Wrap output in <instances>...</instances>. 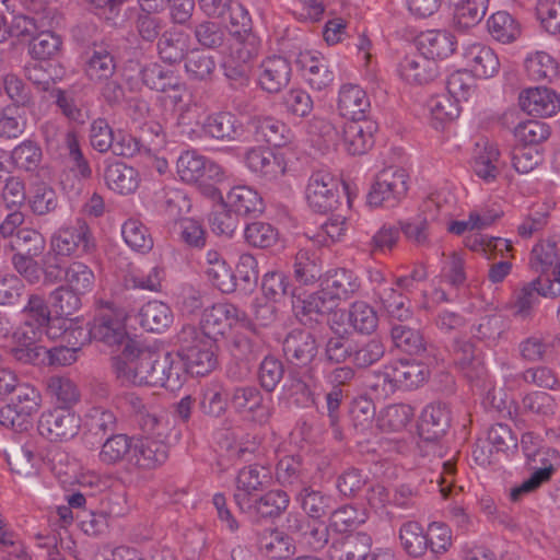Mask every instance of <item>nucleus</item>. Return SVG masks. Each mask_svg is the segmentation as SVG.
<instances>
[{"mask_svg": "<svg viewBox=\"0 0 560 560\" xmlns=\"http://www.w3.org/2000/svg\"><path fill=\"white\" fill-rule=\"evenodd\" d=\"M359 289V278L352 271L332 270L322 280L319 291L304 296L293 291L292 308L301 320L304 316L313 320L318 315L331 312L340 301L349 299Z\"/></svg>", "mask_w": 560, "mask_h": 560, "instance_id": "obj_1", "label": "nucleus"}, {"mask_svg": "<svg viewBox=\"0 0 560 560\" xmlns=\"http://www.w3.org/2000/svg\"><path fill=\"white\" fill-rule=\"evenodd\" d=\"M156 363H159V351L135 340L126 341L121 353L113 359L117 377L138 386H153Z\"/></svg>", "mask_w": 560, "mask_h": 560, "instance_id": "obj_2", "label": "nucleus"}, {"mask_svg": "<svg viewBox=\"0 0 560 560\" xmlns=\"http://www.w3.org/2000/svg\"><path fill=\"white\" fill-rule=\"evenodd\" d=\"M176 172L183 182L196 185L209 198L219 196L217 184L225 179V171L221 165L195 150L180 153L176 162Z\"/></svg>", "mask_w": 560, "mask_h": 560, "instance_id": "obj_3", "label": "nucleus"}, {"mask_svg": "<svg viewBox=\"0 0 560 560\" xmlns=\"http://www.w3.org/2000/svg\"><path fill=\"white\" fill-rule=\"evenodd\" d=\"M179 353L186 370L197 376H205L219 365V347L213 337L200 335L195 326H185L180 334Z\"/></svg>", "mask_w": 560, "mask_h": 560, "instance_id": "obj_4", "label": "nucleus"}, {"mask_svg": "<svg viewBox=\"0 0 560 560\" xmlns=\"http://www.w3.org/2000/svg\"><path fill=\"white\" fill-rule=\"evenodd\" d=\"M243 163L250 174L266 183L280 179L289 168V160L283 152L264 145L246 148Z\"/></svg>", "mask_w": 560, "mask_h": 560, "instance_id": "obj_5", "label": "nucleus"}, {"mask_svg": "<svg viewBox=\"0 0 560 560\" xmlns=\"http://www.w3.org/2000/svg\"><path fill=\"white\" fill-rule=\"evenodd\" d=\"M408 174L398 166H389L382 170L368 195L371 207H394L407 194Z\"/></svg>", "mask_w": 560, "mask_h": 560, "instance_id": "obj_6", "label": "nucleus"}, {"mask_svg": "<svg viewBox=\"0 0 560 560\" xmlns=\"http://www.w3.org/2000/svg\"><path fill=\"white\" fill-rule=\"evenodd\" d=\"M250 320L245 312L231 303H217L203 311L200 320V335L222 336L233 328H249Z\"/></svg>", "mask_w": 560, "mask_h": 560, "instance_id": "obj_7", "label": "nucleus"}, {"mask_svg": "<svg viewBox=\"0 0 560 560\" xmlns=\"http://www.w3.org/2000/svg\"><path fill=\"white\" fill-rule=\"evenodd\" d=\"M72 338L84 345L92 338L98 339L108 346L120 345L128 339L125 315L120 312L102 314L90 328L74 327L72 323Z\"/></svg>", "mask_w": 560, "mask_h": 560, "instance_id": "obj_8", "label": "nucleus"}, {"mask_svg": "<svg viewBox=\"0 0 560 560\" xmlns=\"http://www.w3.org/2000/svg\"><path fill=\"white\" fill-rule=\"evenodd\" d=\"M378 325V316L373 306L364 301L353 302L348 310H340L330 318L331 329L339 335L353 331L371 334Z\"/></svg>", "mask_w": 560, "mask_h": 560, "instance_id": "obj_9", "label": "nucleus"}, {"mask_svg": "<svg viewBox=\"0 0 560 560\" xmlns=\"http://www.w3.org/2000/svg\"><path fill=\"white\" fill-rule=\"evenodd\" d=\"M270 469L260 465H248L238 470L235 479L234 500L241 511L254 506V498L271 482Z\"/></svg>", "mask_w": 560, "mask_h": 560, "instance_id": "obj_10", "label": "nucleus"}, {"mask_svg": "<svg viewBox=\"0 0 560 560\" xmlns=\"http://www.w3.org/2000/svg\"><path fill=\"white\" fill-rule=\"evenodd\" d=\"M465 69L476 79L494 78L501 68L495 50L482 42H466L462 46Z\"/></svg>", "mask_w": 560, "mask_h": 560, "instance_id": "obj_11", "label": "nucleus"}, {"mask_svg": "<svg viewBox=\"0 0 560 560\" xmlns=\"http://www.w3.org/2000/svg\"><path fill=\"white\" fill-rule=\"evenodd\" d=\"M232 408L245 419L265 423L271 416L270 399H265L255 386H237L230 393Z\"/></svg>", "mask_w": 560, "mask_h": 560, "instance_id": "obj_12", "label": "nucleus"}, {"mask_svg": "<svg viewBox=\"0 0 560 560\" xmlns=\"http://www.w3.org/2000/svg\"><path fill=\"white\" fill-rule=\"evenodd\" d=\"M45 266L46 280H67L70 272V231L67 226H61L52 233Z\"/></svg>", "mask_w": 560, "mask_h": 560, "instance_id": "obj_13", "label": "nucleus"}, {"mask_svg": "<svg viewBox=\"0 0 560 560\" xmlns=\"http://www.w3.org/2000/svg\"><path fill=\"white\" fill-rule=\"evenodd\" d=\"M339 186L338 178L330 173H313L305 189L307 203L318 212L332 210L339 202Z\"/></svg>", "mask_w": 560, "mask_h": 560, "instance_id": "obj_14", "label": "nucleus"}, {"mask_svg": "<svg viewBox=\"0 0 560 560\" xmlns=\"http://www.w3.org/2000/svg\"><path fill=\"white\" fill-rule=\"evenodd\" d=\"M298 68L311 89L323 91L334 82L335 74L325 56L317 50L300 51Z\"/></svg>", "mask_w": 560, "mask_h": 560, "instance_id": "obj_15", "label": "nucleus"}, {"mask_svg": "<svg viewBox=\"0 0 560 560\" xmlns=\"http://www.w3.org/2000/svg\"><path fill=\"white\" fill-rule=\"evenodd\" d=\"M538 295L545 298L560 296V278H542L541 276L522 287L515 296L513 312L526 317L538 302Z\"/></svg>", "mask_w": 560, "mask_h": 560, "instance_id": "obj_16", "label": "nucleus"}, {"mask_svg": "<svg viewBox=\"0 0 560 560\" xmlns=\"http://www.w3.org/2000/svg\"><path fill=\"white\" fill-rule=\"evenodd\" d=\"M377 124L371 119H350L342 128L341 148L351 155H362L374 144Z\"/></svg>", "mask_w": 560, "mask_h": 560, "instance_id": "obj_17", "label": "nucleus"}, {"mask_svg": "<svg viewBox=\"0 0 560 560\" xmlns=\"http://www.w3.org/2000/svg\"><path fill=\"white\" fill-rule=\"evenodd\" d=\"M292 68L290 61L281 56L265 58L257 70V84L267 93L281 92L291 81Z\"/></svg>", "mask_w": 560, "mask_h": 560, "instance_id": "obj_18", "label": "nucleus"}, {"mask_svg": "<svg viewBox=\"0 0 560 560\" xmlns=\"http://www.w3.org/2000/svg\"><path fill=\"white\" fill-rule=\"evenodd\" d=\"M168 458L167 445L152 436H135L130 467L140 470H153Z\"/></svg>", "mask_w": 560, "mask_h": 560, "instance_id": "obj_19", "label": "nucleus"}, {"mask_svg": "<svg viewBox=\"0 0 560 560\" xmlns=\"http://www.w3.org/2000/svg\"><path fill=\"white\" fill-rule=\"evenodd\" d=\"M417 48L431 61L436 62L450 58L457 49L456 36L446 30H427L416 39Z\"/></svg>", "mask_w": 560, "mask_h": 560, "instance_id": "obj_20", "label": "nucleus"}, {"mask_svg": "<svg viewBox=\"0 0 560 560\" xmlns=\"http://www.w3.org/2000/svg\"><path fill=\"white\" fill-rule=\"evenodd\" d=\"M518 103L524 112L534 116L551 117L560 112V94L547 86L523 90Z\"/></svg>", "mask_w": 560, "mask_h": 560, "instance_id": "obj_21", "label": "nucleus"}, {"mask_svg": "<svg viewBox=\"0 0 560 560\" xmlns=\"http://www.w3.org/2000/svg\"><path fill=\"white\" fill-rule=\"evenodd\" d=\"M289 529L300 548L320 550L331 539L328 526L320 520L290 518Z\"/></svg>", "mask_w": 560, "mask_h": 560, "instance_id": "obj_22", "label": "nucleus"}, {"mask_svg": "<svg viewBox=\"0 0 560 560\" xmlns=\"http://www.w3.org/2000/svg\"><path fill=\"white\" fill-rule=\"evenodd\" d=\"M187 372L179 352L176 355L159 352V363L155 365L153 386L164 387L170 392H177L185 384Z\"/></svg>", "mask_w": 560, "mask_h": 560, "instance_id": "obj_23", "label": "nucleus"}, {"mask_svg": "<svg viewBox=\"0 0 560 560\" xmlns=\"http://www.w3.org/2000/svg\"><path fill=\"white\" fill-rule=\"evenodd\" d=\"M50 464L55 478L66 491L65 500L68 502V505H57L55 508L56 518L54 520L51 516L50 521L67 533L70 524V493L68 489V486H70V459L68 452L60 448L55 450L51 454Z\"/></svg>", "mask_w": 560, "mask_h": 560, "instance_id": "obj_24", "label": "nucleus"}, {"mask_svg": "<svg viewBox=\"0 0 560 560\" xmlns=\"http://www.w3.org/2000/svg\"><path fill=\"white\" fill-rule=\"evenodd\" d=\"M208 281L223 293H232L236 289V276L223 255L217 249L206 252L202 265Z\"/></svg>", "mask_w": 560, "mask_h": 560, "instance_id": "obj_25", "label": "nucleus"}, {"mask_svg": "<svg viewBox=\"0 0 560 560\" xmlns=\"http://www.w3.org/2000/svg\"><path fill=\"white\" fill-rule=\"evenodd\" d=\"M195 135H202L218 140H236L244 133L242 121L232 113L208 115L202 128L195 129Z\"/></svg>", "mask_w": 560, "mask_h": 560, "instance_id": "obj_26", "label": "nucleus"}, {"mask_svg": "<svg viewBox=\"0 0 560 560\" xmlns=\"http://www.w3.org/2000/svg\"><path fill=\"white\" fill-rule=\"evenodd\" d=\"M503 166L500 152L494 143H477L471 167L476 176L486 183H492L500 175Z\"/></svg>", "mask_w": 560, "mask_h": 560, "instance_id": "obj_27", "label": "nucleus"}, {"mask_svg": "<svg viewBox=\"0 0 560 560\" xmlns=\"http://www.w3.org/2000/svg\"><path fill=\"white\" fill-rule=\"evenodd\" d=\"M398 73L407 83L422 85L436 78L439 67L436 62L419 54L406 56L399 63Z\"/></svg>", "mask_w": 560, "mask_h": 560, "instance_id": "obj_28", "label": "nucleus"}, {"mask_svg": "<svg viewBox=\"0 0 560 560\" xmlns=\"http://www.w3.org/2000/svg\"><path fill=\"white\" fill-rule=\"evenodd\" d=\"M523 67L530 81L552 82L558 79L560 66L558 60L545 50H534L526 54Z\"/></svg>", "mask_w": 560, "mask_h": 560, "instance_id": "obj_29", "label": "nucleus"}, {"mask_svg": "<svg viewBox=\"0 0 560 560\" xmlns=\"http://www.w3.org/2000/svg\"><path fill=\"white\" fill-rule=\"evenodd\" d=\"M37 429L39 434L50 442H67L70 433V409L51 408L44 411Z\"/></svg>", "mask_w": 560, "mask_h": 560, "instance_id": "obj_30", "label": "nucleus"}, {"mask_svg": "<svg viewBox=\"0 0 560 560\" xmlns=\"http://www.w3.org/2000/svg\"><path fill=\"white\" fill-rule=\"evenodd\" d=\"M428 369L418 362L399 361L393 363L385 371V380L393 386L412 389L421 385L428 377Z\"/></svg>", "mask_w": 560, "mask_h": 560, "instance_id": "obj_31", "label": "nucleus"}, {"mask_svg": "<svg viewBox=\"0 0 560 560\" xmlns=\"http://www.w3.org/2000/svg\"><path fill=\"white\" fill-rule=\"evenodd\" d=\"M337 107L341 116L361 119L365 118L370 109V100L361 86L347 83L339 89Z\"/></svg>", "mask_w": 560, "mask_h": 560, "instance_id": "obj_32", "label": "nucleus"}, {"mask_svg": "<svg viewBox=\"0 0 560 560\" xmlns=\"http://www.w3.org/2000/svg\"><path fill=\"white\" fill-rule=\"evenodd\" d=\"M530 268L547 278H560V247L555 242L542 241L537 243L530 253Z\"/></svg>", "mask_w": 560, "mask_h": 560, "instance_id": "obj_33", "label": "nucleus"}, {"mask_svg": "<svg viewBox=\"0 0 560 560\" xmlns=\"http://www.w3.org/2000/svg\"><path fill=\"white\" fill-rule=\"evenodd\" d=\"M223 199L229 208L238 215H255L264 210L261 196L250 186H234Z\"/></svg>", "mask_w": 560, "mask_h": 560, "instance_id": "obj_34", "label": "nucleus"}, {"mask_svg": "<svg viewBox=\"0 0 560 560\" xmlns=\"http://www.w3.org/2000/svg\"><path fill=\"white\" fill-rule=\"evenodd\" d=\"M283 351L289 360H295L298 364L305 365L316 355L317 345L311 332L294 329L284 339Z\"/></svg>", "mask_w": 560, "mask_h": 560, "instance_id": "obj_35", "label": "nucleus"}, {"mask_svg": "<svg viewBox=\"0 0 560 560\" xmlns=\"http://www.w3.org/2000/svg\"><path fill=\"white\" fill-rule=\"evenodd\" d=\"M450 427L447 407L442 404L428 405L421 412L418 430L424 440H436Z\"/></svg>", "mask_w": 560, "mask_h": 560, "instance_id": "obj_36", "label": "nucleus"}, {"mask_svg": "<svg viewBox=\"0 0 560 560\" xmlns=\"http://www.w3.org/2000/svg\"><path fill=\"white\" fill-rule=\"evenodd\" d=\"M139 320L145 330L163 332L172 325L174 315L166 303L152 300L141 306Z\"/></svg>", "mask_w": 560, "mask_h": 560, "instance_id": "obj_37", "label": "nucleus"}, {"mask_svg": "<svg viewBox=\"0 0 560 560\" xmlns=\"http://www.w3.org/2000/svg\"><path fill=\"white\" fill-rule=\"evenodd\" d=\"M292 537L280 530H272L260 540V549L271 560H292L298 553L299 545L294 544Z\"/></svg>", "mask_w": 560, "mask_h": 560, "instance_id": "obj_38", "label": "nucleus"}, {"mask_svg": "<svg viewBox=\"0 0 560 560\" xmlns=\"http://www.w3.org/2000/svg\"><path fill=\"white\" fill-rule=\"evenodd\" d=\"M369 545L370 538L364 534L331 537L328 558L329 560H360Z\"/></svg>", "mask_w": 560, "mask_h": 560, "instance_id": "obj_39", "label": "nucleus"}, {"mask_svg": "<svg viewBox=\"0 0 560 560\" xmlns=\"http://www.w3.org/2000/svg\"><path fill=\"white\" fill-rule=\"evenodd\" d=\"M115 422L116 418L112 411L92 408L83 417H80L78 433L82 434L88 443H93L91 438L101 436L108 430L114 429Z\"/></svg>", "mask_w": 560, "mask_h": 560, "instance_id": "obj_40", "label": "nucleus"}, {"mask_svg": "<svg viewBox=\"0 0 560 560\" xmlns=\"http://www.w3.org/2000/svg\"><path fill=\"white\" fill-rule=\"evenodd\" d=\"M545 454L544 467L537 468L528 479L510 490L512 501H518L524 494L534 491L542 482L549 480L555 467L560 464V454L558 451H547Z\"/></svg>", "mask_w": 560, "mask_h": 560, "instance_id": "obj_41", "label": "nucleus"}, {"mask_svg": "<svg viewBox=\"0 0 560 560\" xmlns=\"http://www.w3.org/2000/svg\"><path fill=\"white\" fill-rule=\"evenodd\" d=\"M135 436L126 434H114L109 436L102 445L98 458L103 464L116 465L126 463L130 466L132 456Z\"/></svg>", "mask_w": 560, "mask_h": 560, "instance_id": "obj_42", "label": "nucleus"}, {"mask_svg": "<svg viewBox=\"0 0 560 560\" xmlns=\"http://www.w3.org/2000/svg\"><path fill=\"white\" fill-rule=\"evenodd\" d=\"M487 30L489 35L501 44L513 43L522 34L520 22L506 11L492 13L487 20Z\"/></svg>", "mask_w": 560, "mask_h": 560, "instance_id": "obj_43", "label": "nucleus"}, {"mask_svg": "<svg viewBox=\"0 0 560 560\" xmlns=\"http://www.w3.org/2000/svg\"><path fill=\"white\" fill-rule=\"evenodd\" d=\"M105 180L109 189L127 195L133 192L139 186L138 172L121 162H115L107 165L105 170Z\"/></svg>", "mask_w": 560, "mask_h": 560, "instance_id": "obj_44", "label": "nucleus"}, {"mask_svg": "<svg viewBox=\"0 0 560 560\" xmlns=\"http://www.w3.org/2000/svg\"><path fill=\"white\" fill-rule=\"evenodd\" d=\"M415 417V410L406 404L389 405L377 416V427L382 431L400 432L408 428Z\"/></svg>", "mask_w": 560, "mask_h": 560, "instance_id": "obj_45", "label": "nucleus"}, {"mask_svg": "<svg viewBox=\"0 0 560 560\" xmlns=\"http://www.w3.org/2000/svg\"><path fill=\"white\" fill-rule=\"evenodd\" d=\"M190 37L179 30L165 32L159 40V55L162 60L168 63L180 61L187 52Z\"/></svg>", "mask_w": 560, "mask_h": 560, "instance_id": "obj_46", "label": "nucleus"}, {"mask_svg": "<svg viewBox=\"0 0 560 560\" xmlns=\"http://www.w3.org/2000/svg\"><path fill=\"white\" fill-rule=\"evenodd\" d=\"M201 10L209 16L221 18L226 23V14L232 25L247 26L249 18L240 4L232 5L231 0H198Z\"/></svg>", "mask_w": 560, "mask_h": 560, "instance_id": "obj_47", "label": "nucleus"}, {"mask_svg": "<svg viewBox=\"0 0 560 560\" xmlns=\"http://www.w3.org/2000/svg\"><path fill=\"white\" fill-rule=\"evenodd\" d=\"M215 203L209 218L210 228L218 235L232 236L238 225V214L233 212L223 199L221 192L211 198Z\"/></svg>", "mask_w": 560, "mask_h": 560, "instance_id": "obj_48", "label": "nucleus"}, {"mask_svg": "<svg viewBox=\"0 0 560 560\" xmlns=\"http://www.w3.org/2000/svg\"><path fill=\"white\" fill-rule=\"evenodd\" d=\"M42 129L48 152L56 159L66 161L70 156V128L57 121H47Z\"/></svg>", "mask_w": 560, "mask_h": 560, "instance_id": "obj_49", "label": "nucleus"}, {"mask_svg": "<svg viewBox=\"0 0 560 560\" xmlns=\"http://www.w3.org/2000/svg\"><path fill=\"white\" fill-rule=\"evenodd\" d=\"M121 236L133 252L147 254L153 248V238L148 228L138 219H128L121 225Z\"/></svg>", "mask_w": 560, "mask_h": 560, "instance_id": "obj_50", "label": "nucleus"}, {"mask_svg": "<svg viewBox=\"0 0 560 560\" xmlns=\"http://www.w3.org/2000/svg\"><path fill=\"white\" fill-rule=\"evenodd\" d=\"M489 0H459L454 9V23L458 28L468 30L485 16Z\"/></svg>", "mask_w": 560, "mask_h": 560, "instance_id": "obj_51", "label": "nucleus"}, {"mask_svg": "<svg viewBox=\"0 0 560 560\" xmlns=\"http://www.w3.org/2000/svg\"><path fill=\"white\" fill-rule=\"evenodd\" d=\"M399 540L404 550L412 557H420L428 549L427 534L423 527L415 521L401 524Z\"/></svg>", "mask_w": 560, "mask_h": 560, "instance_id": "obj_52", "label": "nucleus"}, {"mask_svg": "<svg viewBox=\"0 0 560 560\" xmlns=\"http://www.w3.org/2000/svg\"><path fill=\"white\" fill-rule=\"evenodd\" d=\"M431 124L435 129H440L444 124L453 121L460 114V106L447 94L438 95L428 102Z\"/></svg>", "mask_w": 560, "mask_h": 560, "instance_id": "obj_53", "label": "nucleus"}, {"mask_svg": "<svg viewBox=\"0 0 560 560\" xmlns=\"http://www.w3.org/2000/svg\"><path fill=\"white\" fill-rule=\"evenodd\" d=\"M454 361L464 374L472 380L485 373L483 360L476 353L474 346L468 342H457L454 349Z\"/></svg>", "mask_w": 560, "mask_h": 560, "instance_id": "obj_54", "label": "nucleus"}, {"mask_svg": "<svg viewBox=\"0 0 560 560\" xmlns=\"http://www.w3.org/2000/svg\"><path fill=\"white\" fill-rule=\"evenodd\" d=\"M289 495L281 490L269 491L264 495L254 498V506L250 510L244 511L252 515H259L261 517H271L279 515L289 505Z\"/></svg>", "mask_w": 560, "mask_h": 560, "instance_id": "obj_55", "label": "nucleus"}, {"mask_svg": "<svg viewBox=\"0 0 560 560\" xmlns=\"http://www.w3.org/2000/svg\"><path fill=\"white\" fill-rule=\"evenodd\" d=\"M293 270L295 280L307 285L320 277L322 267L315 253L302 248L295 256Z\"/></svg>", "mask_w": 560, "mask_h": 560, "instance_id": "obj_56", "label": "nucleus"}, {"mask_svg": "<svg viewBox=\"0 0 560 560\" xmlns=\"http://www.w3.org/2000/svg\"><path fill=\"white\" fill-rule=\"evenodd\" d=\"M61 45L60 36L50 31L39 30L28 40V54L34 60H47L59 51Z\"/></svg>", "mask_w": 560, "mask_h": 560, "instance_id": "obj_57", "label": "nucleus"}, {"mask_svg": "<svg viewBox=\"0 0 560 560\" xmlns=\"http://www.w3.org/2000/svg\"><path fill=\"white\" fill-rule=\"evenodd\" d=\"M10 159L19 170L34 172L43 159L42 148L33 140H25L11 151Z\"/></svg>", "mask_w": 560, "mask_h": 560, "instance_id": "obj_58", "label": "nucleus"}, {"mask_svg": "<svg viewBox=\"0 0 560 560\" xmlns=\"http://www.w3.org/2000/svg\"><path fill=\"white\" fill-rule=\"evenodd\" d=\"M46 246L45 237L34 229L21 228L10 241L12 252H20L26 255L40 256Z\"/></svg>", "mask_w": 560, "mask_h": 560, "instance_id": "obj_59", "label": "nucleus"}, {"mask_svg": "<svg viewBox=\"0 0 560 560\" xmlns=\"http://www.w3.org/2000/svg\"><path fill=\"white\" fill-rule=\"evenodd\" d=\"M208 115L202 104L195 101L190 102L186 106H179L177 109V119L179 126L183 127V131L189 136L190 139H200L202 135H195V129H201L202 124L207 119Z\"/></svg>", "mask_w": 560, "mask_h": 560, "instance_id": "obj_60", "label": "nucleus"}, {"mask_svg": "<svg viewBox=\"0 0 560 560\" xmlns=\"http://www.w3.org/2000/svg\"><path fill=\"white\" fill-rule=\"evenodd\" d=\"M475 79L466 69L453 71L446 80L447 95L457 103L467 102L476 91Z\"/></svg>", "mask_w": 560, "mask_h": 560, "instance_id": "obj_61", "label": "nucleus"}, {"mask_svg": "<svg viewBox=\"0 0 560 560\" xmlns=\"http://www.w3.org/2000/svg\"><path fill=\"white\" fill-rule=\"evenodd\" d=\"M85 71L93 80H102L109 78L115 70L114 59L108 50L102 46L94 47L89 52Z\"/></svg>", "mask_w": 560, "mask_h": 560, "instance_id": "obj_62", "label": "nucleus"}, {"mask_svg": "<svg viewBox=\"0 0 560 560\" xmlns=\"http://www.w3.org/2000/svg\"><path fill=\"white\" fill-rule=\"evenodd\" d=\"M256 130L264 140L275 147L288 143L291 138V130L282 121L272 117H262L255 120Z\"/></svg>", "mask_w": 560, "mask_h": 560, "instance_id": "obj_63", "label": "nucleus"}, {"mask_svg": "<svg viewBox=\"0 0 560 560\" xmlns=\"http://www.w3.org/2000/svg\"><path fill=\"white\" fill-rule=\"evenodd\" d=\"M185 70L190 80L206 81L215 70V61L211 55L196 49L187 56Z\"/></svg>", "mask_w": 560, "mask_h": 560, "instance_id": "obj_64", "label": "nucleus"}]
</instances>
